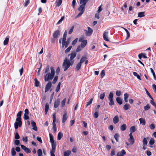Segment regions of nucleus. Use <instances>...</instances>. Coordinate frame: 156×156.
Here are the masks:
<instances>
[{"mask_svg": "<svg viewBox=\"0 0 156 156\" xmlns=\"http://www.w3.org/2000/svg\"><path fill=\"white\" fill-rule=\"evenodd\" d=\"M130 105L128 104H126L123 106V108L126 110H127L130 108Z\"/></svg>", "mask_w": 156, "mask_h": 156, "instance_id": "34", "label": "nucleus"}, {"mask_svg": "<svg viewBox=\"0 0 156 156\" xmlns=\"http://www.w3.org/2000/svg\"><path fill=\"white\" fill-rule=\"evenodd\" d=\"M143 142L144 146L147 145V139L145 138H144Z\"/></svg>", "mask_w": 156, "mask_h": 156, "instance_id": "51", "label": "nucleus"}, {"mask_svg": "<svg viewBox=\"0 0 156 156\" xmlns=\"http://www.w3.org/2000/svg\"><path fill=\"white\" fill-rule=\"evenodd\" d=\"M11 154L13 156H14L16 154V152L15 151L14 147L12 148L11 150Z\"/></svg>", "mask_w": 156, "mask_h": 156, "instance_id": "38", "label": "nucleus"}, {"mask_svg": "<svg viewBox=\"0 0 156 156\" xmlns=\"http://www.w3.org/2000/svg\"><path fill=\"white\" fill-rule=\"evenodd\" d=\"M74 28V26H72L71 28L70 29L69 31V34H71L73 32V30Z\"/></svg>", "mask_w": 156, "mask_h": 156, "instance_id": "59", "label": "nucleus"}, {"mask_svg": "<svg viewBox=\"0 0 156 156\" xmlns=\"http://www.w3.org/2000/svg\"><path fill=\"white\" fill-rule=\"evenodd\" d=\"M85 5H82L80 6L78 10L80 12L77 16L76 17H78L81 16L82 14L83 13L84 10V8Z\"/></svg>", "mask_w": 156, "mask_h": 156, "instance_id": "5", "label": "nucleus"}, {"mask_svg": "<svg viewBox=\"0 0 156 156\" xmlns=\"http://www.w3.org/2000/svg\"><path fill=\"white\" fill-rule=\"evenodd\" d=\"M78 38H76L74 40H73L72 43V44L73 45H75L78 41Z\"/></svg>", "mask_w": 156, "mask_h": 156, "instance_id": "54", "label": "nucleus"}, {"mask_svg": "<svg viewBox=\"0 0 156 156\" xmlns=\"http://www.w3.org/2000/svg\"><path fill=\"white\" fill-rule=\"evenodd\" d=\"M52 87V84L51 82H48L46 85L45 89V92H47Z\"/></svg>", "mask_w": 156, "mask_h": 156, "instance_id": "10", "label": "nucleus"}, {"mask_svg": "<svg viewBox=\"0 0 156 156\" xmlns=\"http://www.w3.org/2000/svg\"><path fill=\"white\" fill-rule=\"evenodd\" d=\"M122 28L124 29V30L126 31V33L127 37L126 38V39H128L130 37V33L127 29L123 27H122Z\"/></svg>", "mask_w": 156, "mask_h": 156, "instance_id": "26", "label": "nucleus"}, {"mask_svg": "<svg viewBox=\"0 0 156 156\" xmlns=\"http://www.w3.org/2000/svg\"><path fill=\"white\" fill-rule=\"evenodd\" d=\"M63 133L61 132H59L58 135V140H60L62 137L63 136Z\"/></svg>", "mask_w": 156, "mask_h": 156, "instance_id": "36", "label": "nucleus"}, {"mask_svg": "<svg viewBox=\"0 0 156 156\" xmlns=\"http://www.w3.org/2000/svg\"><path fill=\"white\" fill-rule=\"evenodd\" d=\"M105 93L101 94L100 96V98L101 100H103L105 97Z\"/></svg>", "mask_w": 156, "mask_h": 156, "instance_id": "62", "label": "nucleus"}, {"mask_svg": "<svg viewBox=\"0 0 156 156\" xmlns=\"http://www.w3.org/2000/svg\"><path fill=\"white\" fill-rule=\"evenodd\" d=\"M150 108V105L149 104H147L146 106L144 107V108L145 111H147Z\"/></svg>", "mask_w": 156, "mask_h": 156, "instance_id": "37", "label": "nucleus"}, {"mask_svg": "<svg viewBox=\"0 0 156 156\" xmlns=\"http://www.w3.org/2000/svg\"><path fill=\"white\" fill-rule=\"evenodd\" d=\"M60 31L59 30L55 31L53 35V36L54 38H57L59 37L60 35Z\"/></svg>", "mask_w": 156, "mask_h": 156, "instance_id": "12", "label": "nucleus"}, {"mask_svg": "<svg viewBox=\"0 0 156 156\" xmlns=\"http://www.w3.org/2000/svg\"><path fill=\"white\" fill-rule=\"evenodd\" d=\"M116 100L117 102L119 105H121L122 104V100L119 97H117L116 98Z\"/></svg>", "mask_w": 156, "mask_h": 156, "instance_id": "27", "label": "nucleus"}, {"mask_svg": "<svg viewBox=\"0 0 156 156\" xmlns=\"http://www.w3.org/2000/svg\"><path fill=\"white\" fill-rule=\"evenodd\" d=\"M83 48L81 46H79L76 48V52H79L81 51Z\"/></svg>", "mask_w": 156, "mask_h": 156, "instance_id": "56", "label": "nucleus"}, {"mask_svg": "<svg viewBox=\"0 0 156 156\" xmlns=\"http://www.w3.org/2000/svg\"><path fill=\"white\" fill-rule=\"evenodd\" d=\"M133 74L134 76H136L137 77V78L140 80H141V79L140 76L137 74V73L136 72H133Z\"/></svg>", "mask_w": 156, "mask_h": 156, "instance_id": "41", "label": "nucleus"}, {"mask_svg": "<svg viewBox=\"0 0 156 156\" xmlns=\"http://www.w3.org/2000/svg\"><path fill=\"white\" fill-rule=\"evenodd\" d=\"M113 94L112 92H110L108 96V99L110 101L109 104L112 106L114 105V102L113 100Z\"/></svg>", "mask_w": 156, "mask_h": 156, "instance_id": "6", "label": "nucleus"}, {"mask_svg": "<svg viewBox=\"0 0 156 156\" xmlns=\"http://www.w3.org/2000/svg\"><path fill=\"white\" fill-rule=\"evenodd\" d=\"M126 125L125 124H123L120 126V129L122 131H124L126 130Z\"/></svg>", "mask_w": 156, "mask_h": 156, "instance_id": "23", "label": "nucleus"}, {"mask_svg": "<svg viewBox=\"0 0 156 156\" xmlns=\"http://www.w3.org/2000/svg\"><path fill=\"white\" fill-rule=\"evenodd\" d=\"M129 136L130 137L129 139V141L131 144H133L134 143V139L133 136L132 134H131V133H130Z\"/></svg>", "mask_w": 156, "mask_h": 156, "instance_id": "14", "label": "nucleus"}, {"mask_svg": "<svg viewBox=\"0 0 156 156\" xmlns=\"http://www.w3.org/2000/svg\"><path fill=\"white\" fill-rule=\"evenodd\" d=\"M38 156H41L42 155V152L41 149H39L37 151Z\"/></svg>", "mask_w": 156, "mask_h": 156, "instance_id": "49", "label": "nucleus"}, {"mask_svg": "<svg viewBox=\"0 0 156 156\" xmlns=\"http://www.w3.org/2000/svg\"><path fill=\"white\" fill-rule=\"evenodd\" d=\"M129 96V95L127 93H125L124 94V99L125 101L127 102L128 101V98Z\"/></svg>", "mask_w": 156, "mask_h": 156, "instance_id": "30", "label": "nucleus"}, {"mask_svg": "<svg viewBox=\"0 0 156 156\" xmlns=\"http://www.w3.org/2000/svg\"><path fill=\"white\" fill-rule=\"evenodd\" d=\"M139 120L140 121V124H142L143 125H145V121L143 118H140L139 119Z\"/></svg>", "mask_w": 156, "mask_h": 156, "instance_id": "31", "label": "nucleus"}, {"mask_svg": "<svg viewBox=\"0 0 156 156\" xmlns=\"http://www.w3.org/2000/svg\"><path fill=\"white\" fill-rule=\"evenodd\" d=\"M31 126L33 127L32 129L36 131L37 130V127L36 126V123L34 121H31Z\"/></svg>", "mask_w": 156, "mask_h": 156, "instance_id": "17", "label": "nucleus"}, {"mask_svg": "<svg viewBox=\"0 0 156 156\" xmlns=\"http://www.w3.org/2000/svg\"><path fill=\"white\" fill-rule=\"evenodd\" d=\"M44 81H49L53 78L55 74V71L54 67L51 66L50 68L48 65H47L44 69Z\"/></svg>", "mask_w": 156, "mask_h": 156, "instance_id": "1", "label": "nucleus"}, {"mask_svg": "<svg viewBox=\"0 0 156 156\" xmlns=\"http://www.w3.org/2000/svg\"><path fill=\"white\" fill-rule=\"evenodd\" d=\"M119 119L117 116H115L113 119V122L115 124H116L119 122Z\"/></svg>", "mask_w": 156, "mask_h": 156, "instance_id": "18", "label": "nucleus"}, {"mask_svg": "<svg viewBox=\"0 0 156 156\" xmlns=\"http://www.w3.org/2000/svg\"><path fill=\"white\" fill-rule=\"evenodd\" d=\"M20 144V140H16L14 141V144L16 145H19Z\"/></svg>", "mask_w": 156, "mask_h": 156, "instance_id": "61", "label": "nucleus"}, {"mask_svg": "<svg viewBox=\"0 0 156 156\" xmlns=\"http://www.w3.org/2000/svg\"><path fill=\"white\" fill-rule=\"evenodd\" d=\"M70 40L71 38H69L67 39L66 41V43L65 45L66 48L68 47L69 43H70Z\"/></svg>", "mask_w": 156, "mask_h": 156, "instance_id": "39", "label": "nucleus"}, {"mask_svg": "<svg viewBox=\"0 0 156 156\" xmlns=\"http://www.w3.org/2000/svg\"><path fill=\"white\" fill-rule=\"evenodd\" d=\"M49 105L48 104H46L45 107V114H47L49 109Z\"/></svg>", "mask_w": 156, "mask_h": 156, "instance_id": "29", "label": "nucleus"}, {"mask_svg": "<svg viewBox=\"0 0 156 156\" xmlns=\"http://www.w3.org/2000/svg\"><path fill=\"white\" fill-rule=\"evenodd\" d=\"M20 146L22 149L27 153L28 154L30 153V150L29 148L23 145H21Z\"/></svg>", "mask_w": 156, "mask_h": 156, "instance_id": "11", "label": "nucleus"}, {"mask_svg": "<svg viewBox=\"0 0 156 156\" xmlns=\"http://www.w3.org/2000/svg\"><path fill=\"white\" fill-rule=\"evenodd\" d=\"M62 0H56L55 1L56 7H58L62 4Z\"/></svg>", "mask_w": 156, "mask_h": 156, "instance_id": "19", "label": "nucleus"}, {"mask_svg": "<svg viewBox=\"0 0 156 156\" xmlns=\"http://www.w3.org/2000/svg\"><path fill=\"white\" fill-rule=\"evenodd\" d=\"M87 59V58L86 57L83 56L81 58L80 62H79L81 64L83 63L85 60Z\"/></svg>", "mask_w": 156, "mask_h": 156, "instance_id": "42", "label": "nucleus"}, {"mask_svg": "<svg viewBox=\"0 0 156 156\" xmlns=\"http://www.w3.org/2000/svg\"><path fill=\"white\" fill-rule=\"evenodd\" d=\"M138 57L139 59H141L143 57L144 58H147V56L145 55V54L144 53H141L138 55Z\"/></svg>", "mask_w": 156, "mask_h": 156, "instance_id": "20", "label": "nucleus"}, {"mask_svg": "<svg viewBox=\"0 0 156 156\" xmlns=\"http://www.w3.org/2000/svg\"><path fill=\"white\" fill-rule=\"evenodd\" d=\"M89 0H80V4L82 5H86L88 1Z\"/></svg>", "mask_w": 156, "mask_h": 156, "instance_id": "32", "label": "nucleus"}, {"mask_svg": "<svg viewBox=\"0 0 156 156\" xmlns=\"http://www.w3.org/2000/svg\"><path fill=\"white\" fill-rule=\"evenodd\" d=\"M108 33L107 31L104 32L103 34V36L104 39L107 41H109V40L108 38Z\"/></svg>", "mask_w": 156, "mask_h": 156, "instance_id": "13", "label": "nucleus"}, {"mask_svg": "<svg viewBox=\"0 0 156 156\" xmlns=\"http://www.w3.org/2000/svg\"><path fill=\"white\" fill-rule=\"evenodd\" d=\"M87 43V41L86 40H84L81 42L80 46L83 48H84Z\"/></svg>", "mask_w": 156, "mask_h": 156, "instance_id": "22", "label": "nucleus"}, {"mask_svg": "<svg viewBox=\"0 0 156 156\" xmlns=\"http://www.w3.org/2000/svg\"><path fill=\"white\" fill-rule=\"evenodd\" d=\"M88 30H85L86 34L87 36H90L92 34L93 30L90 27H88Z\"/></svg>", "mask_w": 156, "mask_h": 156, "instance_id": "8", "label": "nucleus"}, {"mask_svg": "<svg viewBox=\"0 0 156 156\" xmlns=\"http://www.w3.org/2000/svg\"><path fill=\"white\" fill-rule=\"evenodd\" d=\"M72 46H70L68 48H67L65 51V52L66 53H67L69 52L70 50L71 49Z\"/></svg>", "mask_w": 156, "mask_h": 156, "instance_id": "58", "label": "nucleus"}, {"mask_svg": "<svg viewBox=\"0 0 156 156\" xmlns=\"http://www.w3.org/2000/svg\"><path fill=\"white\" fill-rule=\"evenodd\" d=\"M53 122L52 124L53 125L56 124L55 122H56V115L55 113H54L53 114Z\"/></svg>", "mask_w": 156, "mask_h": 156, "instance_id": "43", "label": "nucleus"}, {"mask_svg": "<svg viewBox=\"0 0 156 156\" xmlns=\"http://www.w3.org/2000/svg\"><path fill=\"white\" fill-rule=\"evenodd\" d=\"M76 54L75 52H73L68 55V56H70L69 61L70 62H73V64L74 63V61L73 59L76 57Z\"/></svg>", "mask_w": 156, "mask_h": 156, "instance_id": "7", "label": "nucleus"}, {"mask_svg": "<svg viewBox=\"0 0 156 156\" xmlns=\"http://www.w3.org/2000/svg\"><path fill=\"white\" fill-rule=\"evenodd\" d=\"M150 69H151V72L153 74V75L154 77V79L156 80V77L155 73L154 72V70L152 68H151Z\"/></svg>", "mask_w": 156, "mask_h": 156, "instance_id": "44", "label": "nucleus"}, {"mask_svg": "<svg viewBox=\"0 0 156 156\" xmlns=\"http://www.w3.org/2000/svg\"><path fill=\"white\" fill-rule=\"evenodd\" d=\"M145 12H140L138 14V17H142L145 16Z\"/></svg>", "mask_w": 156, "mask_h": 156, "instance_id": "33", "label": "nucleus"}, {"mask_svg": "<svg viewBox=\"0 0 156 156\" xmlns=\"http://www.w3.org/2000/svg\"><path fill=\"white\" fill-rule=\"evenodd\" d=\"M67 35V31L66 30L64 33L62 38V47H64L66 43V39Z\"/></svg>", "mask_w": 156, "mask_h": 156, "instance_id": "9", "label": "nucleus"}, {"mask_svg": "<svg viewBox=\"0 0 156 156\" xmlns=\"http://www.w3.org/2000/svg\"><path fill=\"white\" fill-rule=\"evenodd\" d=\"M93 98H91L90 100L87 102V104L86 105V108H87L89 105L91 104L92 102Z\"/></svg>", "mask_w": 156, "mask_h": 156, "instance_id": "47", "label": "nucleus"}, {"mask_svg": "<svg viewBox=\"0 0 156 156\" xmlns=\"http://www.w3.org/2000/svg\"><path fill=\"white\" fill-rule=\"evenodd\" d=\"M22 112L20 111L17 114V118H21V116L22 115Z\"/></svg>", "mask_w": 156, "mask_h": 156, "instance_id": "57", "label": "nucleus"}, {"mask_svg": "<svg viewBox=\"0 0 156 156\" xmlns=\"http://www.w3.org/2000/svg\"><path fill=\"white\" fill-rule=\"evenodd\" d=\"M9 36H8L6 37L5 38L3 42V44L4 45H6L8 44L9 41Z\"/></svg>", "mask_w": 156, "mask_h": 156, "instance_id": "25", "label": "nucleus"}, {"mask_svg": "<svg viewBox=\"0 0 156 156\" xmlns=\"http://www.w3.org/2000/svg\"><path fill=\"white\" fill-rule=\"evenodd\" d=\"M34 80L35 81V86L36 87H38L39 86V82L36 78L34 79Z\"/></svg>", "mask_w": 156, "mask_h": 156, "instance_id": "55", "label": "nucleus"}, {"mask_svg": "<svg viewBox=\"0 0 156 156\" xmlns=\"http://www.w3.org/2000/svg\"><path fill=\"white\" fill-rule=\"evenodd\" d=\"M58 79V76H56L54 78V79L52 81V83L53 84H55L56 81H57Z\"/></svg>", "mask_w": 156, "mask_h": 156, "instance_id": "52", "label": "nucleus"}, {"mask_svg": "<svg viewBox=\"0 0 156 156\" xmlns=\"http://www.w3.org/2000/svg\"><path fill=\"white\" fill-rule=\"evenodd\" d=\"M101 78H102L105 75V72L104 70L102 71L101 73Z\"/></svg>", "mask_w": 156, "mask_h": 156, "instance_id": "63", "label": "nucleus"}, {"mask_svg": "<svg viewBox=\"0 0 156 156\" xmlns=\"http://www.w3.org/2000/svg\"><path fill=\"white\" fill-rule=\"evenodd\" d=\"M65 17L64 16H63L62 17L61 19L58 21V22L56 24L58 25L60 23H61L62 22V21L64 19Z\"/></svg>", "mask_w": 156, "mask_h": 156, "instance_id": "45", "label": "nucleus"}, {"mask_svg": "<svg viewBox=\"0 0 156 156\" xmlns=\"http://www.w3.org/2000/svg\"><path fill=\"white\" fill-rule=\"evenodd\" d=\"M66 98H64L61 102V105L62 107L64 106L66 102Z\"/></svg>", "mask_w": 156, "mask_h": 156, "instance_id": "48", "label": "nucleus"}, {"mask_svg": "<svg viewBox=\"0 0 156 156\" xmlns=\"http://www.w3.org/2000/svg\"><path fill=\"white\" fill-rule=\"evenodd\" d=\"M73 64V62H70L67 58H65L62 64V67L64 69V71H66L70 66Z\"/></svg>", "mask_w": 156, "mask_h": 156, "instance_id": "2", "label": "nucleus"}, {"mask_svg": "<svg viewBox=\"0 0 156 156\" xmlns=\"http://www.w3.org/2000/svg\"><path fill=\"white\" fill-rule=\"evenodd\" d=\"M130 133H132L135 131L136 129L135 126H132L130 128Z\"/></svg>", "mask_w": 156, "mask_h": 156, "instance_id": "35", "label": "nucleus"}, {"mask_svg": "<svg viewBox=\"0 0 156 156\" xmlns=\"http://www.w3.org/2000/svg\"><path fill=\"white\" fill-rule=\"evenodd\" d=\"M60 104L59 100L58 99L54 103V107L56 108Z\"/></svg>", "mask_w": 156, "mask_h": 156, "instance_id": "21", "label": "nucleus"}, {"mask_svg": "<svg viewBox=\"0 0 156 156\" xmlns=\"http://www.w3.org/2000/svg\"><path fill=\"white\" fill-rule=\"evenodd\" d=\"M50 140L52 148H56V142L54 141L52 134L49 133Z\"/></svg>", "mask_w": 156, "mask_h": 156, "instance_id": "4", "label": "nucleus"}, {"mask_svg": "<svg viewBox=\"0 0 156 156\" xmlns=\"http://www.w3.org/2000/svg\"><path fill=\"white\" fill-rule=\"evenodd\" d=\"M15 138L16 139H19L20 138V136L19 135L18 133L17 132H16L15 133Z\"/></svg>", "mask_w": 156, "mask_h": 156, "instance_id": "60", "label": "nucleus"}, {"mask_svg": "<svg viewBox=\"0 0 156 156\" xmlns=\"http://www.w3.org/2000/svg\"><path fill=\"white\" fill-rule=\"evenodd\" d=\"M81 64H82L80 62H79L77 64L75 68V70L76 71H78L80 69L81 66Z\"/></svg>", "mask_w": 156, "mask_h": 156, "instance_id": "28", "label": "nucleus"}, {"mask_svg": "<svg viewBox=\"0 0 156 156\" xmlns=\"http://www.w3.org/2000/svg\"><path fill=\"white\" fill-rule=\"evenodd\" d=\"M56 148H52V150L50 151L51 156H55L54 153L55 151Z\"/></svg>", "mask_w": 156, "mask_h": 156, "instance_id": "40", "label": "nucleus"}, {"mask_svg": "<svg viewBox=\"0 0 156 156\" xmlns=\"http://www.w3.org/2000/svg\"><path fill=\"white\" fill-rule=\"evenodd\" d=\"M119 137V134L118 133H116L114 135V138H115L116 142H118V139Z\"/></svg>", "mask_w": 156, "mask_h": 156, "instance_id": "50", "label": "nucleus"}, {"mask_svg": "<svg viewBox=\"0 0 156 156\" xmlns=\"http://www.w3.org/2000/svg\"><path fill=\"white\" fill-rule=\"evenodd\" d=\"M22 140L23 142H24L26 143L28 141L27 137H23L22 138Z\"/></svg>", "mask_w": 156, "mask_h": 156, "instance_id": "64", "label": "nucleus"}, {"mask_svg": "<svg viewBox=\"0 0 156 156\" xmlns=\"http://www.w3.org/2000/svg\"><path fill=\"white\" fill-rule=\"evenodd\" d=\"M61 83L59 82L58 84V85L57 87L56 88L55 90V91L56 92H57L60 89V86L61 85Z\"/></svg>", "mask_w": 156, "mask_h": 156, "instance_id": "46", "label": "nucleus"}, {"mask_svg": "<svg viewBox=\"0 0 156 156\" xmlns=\"http://www.w3.org/2000/svg\"><path fill=\"white\" fill-rule=\"evenodd\" d=\"M126 152L124 149H122L120 152H118L117 154V156H124L126 154Z\"/></svg>", "mask_w": 156, "mask_h": 156, "instance_id": "16", "label": "nucleus"}, {"mask_svg": "<svg viewBox=\"0 0 156 156\" xmlns=\"http://www.w3.org/2000/svg\"><path fill=\"white\" fill-rule=\"evenodd\" d=\"M154 139L153 138H151L149 142V144L150 145H152L154 144Z\"/></svg>", "mask_w": 156, "mask_h": 156, "instance_id": "53", "label": "nucleus"}, {"mask_svg": "<svg viewBox=\"0 0 156 156\" xmlns=\"http://www.w3.org/2000/svg\"><path fill=\"white\" fill-rule=\"evenodd\" d=\"M22 123L21 121V118H16V122L14 123V127L15 129H18V126L21 127Z\"/></svg>", "mask_w": 156, "mask_h": 156, "instance_id": "3", "label": "nucleus"}, {"mask_svg": "<svg viewBox=\"0 0 156 156\" xmlns=\"http://www.w3.org/2000/svg\"><path fill=\"white\" fill-rule=\"evenodd\" d=\"M71 154V151L69 150H67L64 152V156H69Z\"/></svg>", "mask_w": 156, "mask_h": 156, "instance_id": "24", "label": "nucleus"}, {"mask_svg": "<svg viewBox=\"0 0 156 156\" xmlns=\"http://www.w3.org/2000/svg\"><path fill=\"white\" fill-rule=\"evenodd\" d=\"M68 117L67 113L66 112L64 113L62 118V122L63 123L65 122L67 120Z\"/></svg>", "mask_w": 156, "mask_h": 156, "instance_id": "15", "label": "nucleus"}]
</instances>
